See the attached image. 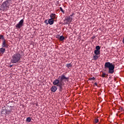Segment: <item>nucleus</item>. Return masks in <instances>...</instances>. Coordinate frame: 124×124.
I'll list each match as a JSON object with an SVG mask.
<instances>
[{
  "mask_svg": "<svg viewBox=\"0 0 124 124\" xmlns=\"http://www.w3.org/2000/svg\"><path fill=\"white\" fill-rule=\"evenodd\" d=\"M69 80V77H66L63 74L61 76H59L58 79H55L52 84L54 86H57V87H59V92H62L63 91V87H64V82L66 81H68Z\"/></svg>",
  "mask_w": 124,
  "mask_h": 124,
  "instance_id": "1",
  "label": "nucleus"
},
{
  "mask_svg": "<svg viewBox=\"0 0 124 124\" xmlns=\"http://www.w3.org/2000/svg\"><path fill=\"white\" fill-rule=\"evenodd\" d=\"M105 68H108V73L113 74L115 72V64H112L110 62H106L104 65Z\"/></svg>",
  "mask_w": 124,
  "mask_h": 124,
  "instance_id": "2",
  "label": "nucleus"
},
{
  "mask_svg": "<svg viewBox=\"0 0 124 124\" xmlns=\"http://www.w3.org/2000/svg\"><path fill=\"white\" fill-rule=\"evenodd\" d=\"M21 60V54L19 53L14 54L11 58V62L12 63H17L19 62Z\"/></svg>",
  "mask_w": 124,
  "mask_h": 124,
  "instance_id": "3",
  "label": "nucleus"
},
{
  "mask_svg": "<svg viewBox=\"0 0 124 124\" xmlns=\"http://www.w3.org/2000/svg\"><path fill=\"white\" fill-rule=\"evenodd\" d=\"M9 7V2H8V1L7 0H6L3 2L1 5L0 10H2V11H6Z\"/></svg>",
  "mask_w": 124,
  "mask_h": 124,
  "instance_id": "4",
  "label": "nucleus"
},
{
  "mask_svg": "<svg viewBox=\"0 0 124 124\" xmlns=\"http://www.w3.org/2000/svg\"><path fill=\"white\" fill-rule=\"evenodd\" d=\"M24 26V19H21L18 23L16 25V28L17 30H20Z\"/></svg>",
  "mask_w": 124,
  "mask_h": 124,
  "instance_id": "5",
  "label": "nucleus"
},
{
  "mask_svg": "<svg viewBox=\"0 0 124 124\" xmlns=\"http://www.w3.org/2000/svg\"><path fill=\"white\" fill-rule=\"evenodd\" d=\"M2 48H8V45L6 44V42H5V39H4L2 40V45H1Z\"/></svg>",
  "mask_w": 124,
  "mask_h": 124,
  "instance_id": "6",
  "label": "nucleus"
},
{
  "mask_svg": "<svg viewBox=\"0 0 124 124\" xmlns=\"http://www.w3.org/2000/svg\"><path fill=\"white\" fill-rule=\"evenodd\" d=\"M58 90V87L56 85H53L51 88V91L52 93H55Z\"/></svg>",
  "mask_w": 124,
  "mask_h": 124,
  "instance_id": "7",
  "label": "nucleus"
},
{
  "mask_svg": "<svg viewBox=\"0 0 124 124\" xmlns=\"http://www.w3.org/2000/svg\"><path fill=\"white\" fill-rule=\"evenodd\" d=\"M48 23L49 24V25H53L54 24V19H52V18H50L48 20Z\"/></svg>",
  "mask_w": 124,
  "mask_h": 124,
  "instance_id": "8",
  "label": "nucleus"
},
{
  "mask_svg": "<svg viewBox=\"0 0 124 124\" xmlns=\"http://www.w3.org/2000/svg\"><path fill=\"white\" fill-rule=\"evenodd\" d=\"M66 21H67V22H69V23H70L71 22H72V17H70V16H68L66 18Z\"/></svg>",
  "mask_w": 124,
  "mask_h": 124,
  "instance_id": "9",
  "label": "nucleus"
},
{
  "mask_svg": "<svg viewBox=\"0 0 124 124\" xmlns=\"http://www.w3.org/2000/svg\"><path fill=\"white\" fill-rule=\"evenodd\" d=\"M50 19H56V14H51L50 15Z\"/></svg>",
  "mask_w": 124,
  "mask_h": 124,
  "instance_id": "10",
  "label": "nucleus"
},
{
  "mask_svg": "<svg viewBox=\"0 0 124 124\" xmlns=\"http://www.w3.org/2000/svg\"><path fill=\"white\" fill-rule=\"evenodd\" d=\"M66 66L67 67V68H68V69H71L72 64L71 63H67L66 64Z\"/></svg>",
  "mask_w": 124,
  "mask_h": 124,
  "instance_id": "11",
  "label": "nucleus"
},
{
  "mask_svg": "<svg viewBox=\"0 0 124 124\" xmlns=\"http://www.w3.org/2000/svg\"><path fill=\"white\" fill-rule=\"evenodd\" d=\"M94 53L95 55H100V50H95L94 51Z\"/></svg>",
  "mask_w": 124,
  "mask_h": 124,
  "instance_id": "12",
  "label": "nucleus"
},
{
  "mask_svg": "<svg viewBox=\"0 0 124 124\" xmlns=\"http://www.w3.org/2000/svg\"><path fill=\"white\" fill-rule=\"evenodd\" d=\"M26 122H27V123H31V118L30 117H27Z\"/></svg>",
  "mask_w": 124,
  "mask_h": 124,
  "instance_id": "13",
  "label": "nucleus"
},
{
  "mask_svg": "<svg viewBox=\"0 0 124 124\" xmlns=\"http://www.w3.org/2000/svg\"><path fill=\"white\" fill-rule=\"evenodd\" d=\"M108 76V75L106 74L105 73L103 72L102 74L101 75V77H103V78H106Z\"/></svg>",
  "mask_w": 124,
  "mask_h": 124,
  "instance_id": "14",
  "label": "nucleus"
},
{
  "mask_svg": "<svg viewBox=\"0 0 124 124\" xmlns=\"http://www.w3.org/2000/svg\"><path fill=\"white\" fill-rule=\"evenodd\" d=\"M64 36L62 35L60 36L59 39L60 41H62L63 40H64Z\"/></svg>",
  "mask_w": 124,
  "mask_h": 124,
  "instance_id": "15",
  "label": "nucleus"
},
{
  "mask_svg": "<svg viewBox=\"0 0 124 124\" xmlns=\"http://www.w3.org/2000/svg\"><path fill=\"white\" fill-rule=\"evenodd\" d=\"M0 52H1V53H2V54H3V53L5 52V48H0Z\"/></svg>",
  "mask_w": 124,
  "mask_h": 124,
  "instance_id": "16",
  "label": "nucleus"
},
{
  "mask_svg": "<svg viewBox=\"0 0 124 124\" xmlns=\"http://www.w3.org/2000/svg\"><path fill=\"white\" fill-rule=\"evenodd\" d=\"M98 58H99V56H98L97 55H95L93 57V59L94 61H96V60H97V59H98Z\"/></svg>",
  "mask_w": 124,
  "mask_h": 124,
  "instance_id": "17",
  "label": "nucleus"
},
{
  "mask_svg": "<svg viewBox=\"0 0 124 124\" xmlns=\"http://www.w3.org/2000/svg\"><path fill=\"white\" fill-rule=\"evenodd\" d=\"M96 48V50H97V51H100V46H97L95 47Z\"/></svg>",
  "mask_w": 124,
  "mask_h": 124,
  "instance_id": "18",
  "label": "nucleus"
},
{
  "mask_svg": "<svg viewBox=\"0 0 124 124\" xmlns=\"http://www.w3.org/2000/svg\"><path fill=\"white\" fill-rule=\"evenodd\" d=\"M117 108V110H120V111H123V109H124V108H123L122 107H118Z\"/></svg>",
  "mask_w": 124,
  "mask_h": 124,
  "instance_id": "19",
  "label": "nucleus"
},
{
  "mask_svg": "<svg viewBox=\"0 0 124 124\" xmlns=\"http://www.w3.org/2000/svg\"><path fill=\"white\" fill-rule=\"evenodd\" d=\"M99 121V120L98 119H97V118H95V119L94 120V122L95 124H97V123H98Z\"/></svg>",
  "mask_w": 124,
  "mask_h": 124,
  "instance_id": "20",
  "label": "nucleus"
},
{
  "mask_svg": "<svg viewBox=\"0 0 124 124\" xmlns=\"http://www.w3.org/2000/svg\"><path fill=\"white\" fill-rule=\"evenodd\" d=\"M89 80L91 81H94V80H95V78L93 77L89 78Z\"/></svg>",
  "mask_w": 124,
  "mask_h": 124,
  "instance_id": "21",
  "label": "nucleus"
},
{
  "mask_svg": "<svg viewBox=\"0 0 124 124\" xmlns=\"http://www.w3.org/2000/svg\"><path fill=\"white\" fill-rule=\"evenodd\" d=\"M60 9L61 12H62V13H64V11H63V10L62 9V7H60Z\"/></svg>",
  "mask_w": 124,
  "mask_h": 124,
  "instance_id": "22",
  "label": "nucleus"
},
{
  "mask_svg": "<svg viewBox=\"0 0 124 124\" xmlns=\"http://www.w3.org/2000/svg\"><path fill=\"white\" fill-rule=\"evenodd\" d=\"M0 39H2V40H3L4 39V37H3V36L2 35H0Z\"/></svg>",
  "mask_w": 124,
  "mask_h": 124,
  "instance_id": "23",
  "label": "nucleus"
},
{
  "mask_svg": "<svg viewBox=\"0 0 124 124\" xmlns=\"http://www.w3.org/2000/svg\"><path fill=\"white\" fill-rule=\"evenodd\" d=\"M47 21H48V20H47V19L45 20L44 21V23L46 24V25H48L49 22H47Z\"/></svg>",
  "mask_w": 124,
  "mask_h": 124,
  "instance_id": "24",
  "label": "nucleus"
},
{
  "mask_svg": "<svg viewBox=\"0 0 124 124\" xmlns=\"http://www.w3.org/2000/svg\"><path fill=\"white\" fill-rule=\"evenodd\" d=\"M74 15V14H72V15H71L69 16L71 17V18H72V16H73Z\"/></svg>",
  "mask_w": 124,
  "mask_h": 124,
  "instance_id": "25",
  "label": "nucleus"
},
{
  "mask_svg": "<svg viewBox=\"0 0 124 124\" xmlns=\"http://www.w3.org/2000/svg\"><path fill=\"white\" fill-rule=\"evenodd\" d=\"M94 84L95 85V86H97V83L96 82H95Z\"/></svg>",
  "mask_w": 124,
  "mask_h": 124,
  "instance_id": "26",
  "label": "nucleus"
},
{
  "mask_svg": "<svg viewBox=\"0 0 124 124\" xmlns=\"http://www.w3.org/2000/svg\"><path fill=\"white\" fill-rule=\"evenodd\" d=\"M123 43H124V37L123 39Z\"/></svg>",
  "mask_w": 124,
  "mask_h": 124,
  "instance_id": "27",
  "label": "nucleus"
},
{
  "mask_svg": "<svg viewBox=\"0 0 124 124\" xmlns=\"http://www.w3.org/2000/svg\"><path fill=\"white\" fill-rule=\"evenodd\" d=\"M10 67H12V65H10Z\"/></svg>",
  "mask_w": 124,
  "mask_h": 124,
  "instance_id": "28",
  "label": "nucleus"
}]
</instances>
